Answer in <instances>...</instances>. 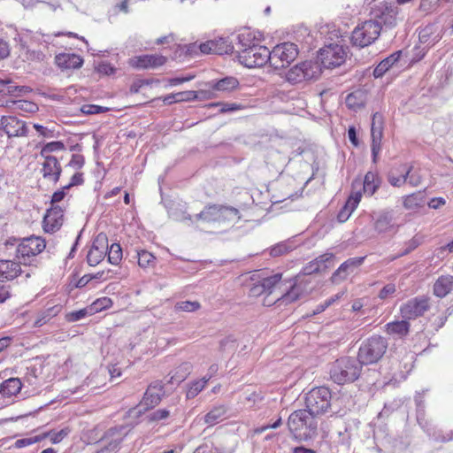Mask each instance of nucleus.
<instances>
[{
	"mask_svg": "<svg viewBox=\"0 0 453 453\" xmlns=\"http://www.w3.org/2000/svg\"><path fill=\"white\" fill-rule=\"evenodd\" d=\"M0 127L8 137L26 136L27 134L26 123L13 116H3L0 119Z\"/></svg>",
	"mask_w": 453,
	"mask_h": 453,
	"instance_id": "nucleus-17",
	"label": "nucleus"
},
{
	"mask_svg": "<svg viewBox=\"0 0 453 453\" xmlns=\"http://www.w3.org/2000/svg\"><path fill=\"white\" fill-rule=\"evenodd\" d=\"M194 453H219L212 444L204 443L197 447Z\"/></svg>",
	"mask_w": 453,
	"mask_h": 453,
	"instance_id": "nucleus-60",
	"label": "nucleus"
},
{
	"mask_svg": "<svg viewBox=\"0 0 453 453\" xmlns=\"http://www.w3.org/2000/svg\"><path fill=\"white\" fill-rule=\"evenodd\" d=\"M420 244V241L416 236L411 238L409 242L405 243L404 250L399 254L398 257L405 256L414 250Z\"/></svg>",
	"mask_w": 453,
	"mask_h": 453,
	"instance_id": "nucleus-52",
	"label": "nucleus"
},
{
	"mask_svg": "<svg viewBox=\"0 0 453 453\" xmlns=\"http://www.w3.org/2000/svg\"><path fill=\"white\" fill-rule=\"evenodd\" d=\"M387 349L388 341L385 338L372 335L361 343L357 359L362 366L376 364L382 358Z\"/></svg>",
	"mask_w": 453,
	"mask_h": 453,
	"instance_id": "nucleus-4",
	"label": "nucleus"
},
{
	"mask_svg": "<svg viewBox=\"0 0 453 453\" xmlns=\"http://www.w3.org/2000/svg\"><path fill=\"white\" fill-rule=\"evenodd\" d=\"M165 394L164 385L160 380L151 382L146 392L144 393L142 403L146 406L147 409H150L157 405Z\"/></svg>",
	"mask_w": 453,
	"mask_h": 453,
	"instance_id": "nucleus-21",
	"label": "nucleus"
},
{
	"mask_svg": "<svg viewBox=\"0 0 453 453\" xmlns=\"http://www.w3.org/2000/svg\"><path fill=\"white\" fill-rule=\"evenodd\" d=\"M362 368V365L357 358L342 357L331 364L330 378L339 385L352 383L360 377Z\"/></svg>",
	"mask_w": 453,
	"mask_h": 453,
	"instance_id": "nucleus-2",
	"label": "nucleus"
},
{
	"mask_svg": "<svg viewBox=\"0 0 453 453\" xmlns=\"http://www.w3.org/2000/svg\"><path fill=\"white\" fill-rule=\"evenodd\" d=\"M109 248L108 237L104 233H99L93 241L87 255V262L90 266L97 265L104 260Z\"/></svg>",
	"mask_w": 453,
	"mask_h": 453,
	"instance_id": "nucleus-13",
	"label": "nucleus"
},
{
	"mask_svg": "<svg viewBox=\"0 0 453 453\" xmlns=\"http://www.w3.org/2000/svg\"><path fill=\"white\" fill-rule=\"evenodd\" d=\"M408 319L403 320H396L393 322H389L386 325V332L394 336H397L399 338H403L406 336L410 332V323L407 321Z\"/></svg>",
	"mask_w": 453,
	"mask_h": 453,
	"instance_id": "nucleus-34",
	"label": "nucleus"
},
{
	"mask_svg": "<svg viewBox=\"0 0 453 453\" xmlns=\"http://www.w3.org/2000/svg\"><path fill=\"white\" fill-rule=\"evenodd\" d=\"M347 58V50L343 45L337 42H328L324 44L317 52L316 64L319 67V73L322 69H334L341 66L345 63ZM318 75L313 71V80H316Z\"/></svg>",
	"mask_w": 453,
	"mask_h": 453,
	"instance_id": "nucleus-3",
	"label": "nucleus"
},
{
	"mask_svg": "<svg viewBox=\"0 0 453 453\" xmlns=\"http://www.w3.org/2000/svg\"><path fill=\"white\" fill-rule=\"evenodd\" d=\"M55 63L61 69H78L82 66L83 59L74 53H60L55 57Z\"/></svg>",
	"mask_w": 453,
	"mask_h": 453,
	"instance_id": "nucleus-26",
	"label": "nucleus"
},
{
	"mask_svg": "<svg viewBox=\"0 0 453 453\" xmlns=\"http://www.w3.org/2000/svg\"><path fill=\"white\" fill-rule=\"evenodd\" d=\"M42 440L41 435L30 437V438H23L19 439L15 441V447L18 449L31 445L33 443L38 442Z\"/></svg>",
	"mask_w": 453,
	"mask_h": 453,
	"instance_id": "nucleus-54",
	"label": "nucleus"
},
{
	"mask_svg": "<svg viewBox=\"0 0 453 453\" xmlns=\"http://www.w3.org/2000/svg\"><path fill=\"white\" fill-rule=\"evenodd\" d=\"M335 257L333 253H325L313 260V273H325L334 265Z\"/></svg>",
	"mask_w": 453,
	"mask_h": 453,
	"instance_id": "nucleus-33",
	"label": "nucleus"
},
{
	"mask_svg": "<svg viewBox=\"0 0 453 453\" xmlns=\"http://www.w3.org/2000/svg\"><path fill=\"white\" fill-rule=\"evenodd\" d=\"M366 102V92L363 89H357L349 93L345 99L349 109L357 111L363 108Z\"/></svg>",
	"mask_w": 453,
	"mask_h": 453,
	"instance_id": "nucleus-32",
	"label": "nucleus"
},
{
	"mask_svg": "<svg viewBox=\"0 0 453 453\" xmlns=\"http://www.w3.org/2000/svg\"><path fill=\"white\" fill-rule=\"evenodd\" d=\"M281 424H282L281 418H280L273 424L266 425V426H262L254 428L253 429V434H260L265 432L268 429L278 428L279 426H281Z\"/></svg>",
	"mask_w": 453,
	"mask_h": 453,
	"instance_id": "nucleus-58",
	"label": "nucleus"
},
{
	"mask_svg": "<svg viewBox=\"0 0 453 453\" xmlns=\"http://www.w3.org/2000/svg\"><path fill=\"white\" fill-rule=\"evenodd\" d=\"M166 58L162 55H142L129 59V65L138 69L156 68L163 65Z\"/></svg>",
	"mask_w": 453,
	"mask_h": 453,
	"instance_id": "nucleus-20",
	"label": "nucleus"
},
{
	"mask_svg": "<svg viewBox=\"0 0 453 453\" xmlns=\"http://www.w3.org/2000/svg\"><path fill=\"white\" fill-rule=\"evenodd\" d=\"M297 55L298 50L295 43L278 44L270 51V65L276 70L285 68L296 58Z\"/></svg>",
	"mask_w": 453,
	"mask_h": 453,
	"instance_id": "nucleus-9",
	"label": "nucleus"
},
{
	"mask_svg": "<svg viewBox=\"0 0 453 453\" xmlns=\"http://www.w3.org/2000/svg\"><path fill=\"white\" fill-rule=\"evenodd\" d=\"M175 101L177 103L179 102H188L192 101L197 97L196 91H183V92H178L175 93Z\"/></svg>",
	"mask_w": 453,
	"mask_h": 453,
	"instance_id": "nucleus-51",
	"label": "nucleus"
},
{
	"mask_svg": "<svg viewBox=\"0 0 453 453\" xmlns=\"http://www.w3.org/2000/svg\"><path fill=\"white\" fill-rule=\"evenodd\" d=\"M138 265L141 267L152 266L155 264L156 257L149 251L141 250L137 252Z\"/></svg>",
	"mask_w": 453,
	"mask_h": 453,
	"instance_id": "nucleus-43",
	"label": "nucleus"
},
{
	"mask_svg": "<svg viewBox=\"0 0 453 453\" xmlns=\"http://www.w3.org/2000/svg\"><path fill=\"white\" fill-rule=\"evenodd\" d=\"M371 15V20L378 23L381 29L392 28L397 24L398 7L394 4L382 2L372 8Z\"/></svg>",
	"mask_w": 453,
	"mask_h": 453,
	"instance_id": "nucleus-11",
	"label": "nucleus"
},
{
	"mask_svg": "<svg viewBox=\"0 0 453 453\" xmlns=\"http://www.w3.org/2000/svg\"><path fill=\"white\" fill-rule=\"evenodd\" d=\"M401 54V50L395 51L388 58L381 60L374 68L373 76L375 78L382 77L386 72L399 60Z\"/></svg>",
	"mask_w": 453,
	"mask_h": 453,
	"instance_id": "nucleus-36",
	"label": "nucleus"
},
{
	"mask_svg": "<svg viewBox=\"0 0 453 453\" xmlns=\"http://www.w3.org/2000/svg\"><path fill=\"white\" fill-rule=\"evenodd\" d=\"M288 426L296 439H309L311 432V411L304 409L294 411L288 418Z\"/></svg>",
	"mask_w": 453,
	"mask_h": 453,
	"instance_id": "nucleus-7",
	"label": "nucleus"
},
{
	"mask_svg": "<svg viewBox=\"0 0 453 453\" xmlns=\"http://www.w3.org/2000/svg\"><path fill=\"white\" fill-rule=\"evenodd\" d=\"M115 68L108 63H102L98 66V72L106 75H111L115 73Z\"/></svg>",
	"mask_w": 453,
	"mask_h": 453,
	"instance_id": "nucleus-64",
	"label": "nucleus"
},
{
	"mask_svg": "<svg viewBox=\"0 0 453 453\" xmlns=\"http://www.w3.org/2000/svg\"><path fill=\"white\" fill-rule=\"evenodd\" d=\"M240 82L234 76H226L218 81H211L209 87L211 92L231 93L239 88Z\"/></svg>",
	"mask_w": 453,
	"mask_h": 453,
	"instance_id": "nucleus-25",
	"label": "nucleus"
},
{
	"mask_svg": "<svg viewBox=\"0 0 453 453\" xmlns=\"http://www.w3.org/2000/svg\"><path fill=\"white\" fill-rule=\"evenodd\" d=\"M127 434V431L125 426L110 428L101 439L102 449L96 453H111L119 448Z\"/></svg>",
	"mask_w": 453,
	"mask_h": 453,
	"instance_id": "nucleus-14",
	"label": "nucleus"
},
{
	"mask_svg": "<svg viewBox=\"0 0 453 453\" xmlns=\"http://www.w3.org/2000/svg\"><path fill=\"white\" fill-rule=\"evenodd\" d=\"M430 308L429 297L418 296L411 298L400 307V312L405 319H415L424 315Z\"/></svg>",
	"mask_w": 453,
	"mask_h": 453,
	"instance_id": "nucleus-12",
	"label": "nucleus"
},
{
	"mask_svg": "<svg viewBox=\"0 0 453 453\" xmlns=\"http://www.w3.org/2000/svg\"><path fill=\"white\" fill-rule=\"evenodd\" d=\"M441 29L437 24H428L418 34L419 42L428 48L434 46L441 39Z\"/></svg>",
	"mask_w": 453,
	"mask_h": 453,
	"instance_id": "nucleus-24",
	"label": "nucleus"
},
{
	"mask_svg": "<svg viewBox=\"0 0 453 453\" xmlns=\"http://www.w3.org/2000/svg\"><path fill=\"white\" fill-rule=\"evenodd\" d=\"M319 33L320 35H329L330 40H333L334 37L338 38V36H339V31H337L336 29L331 30V27H329V25L321 27Z\"/></svg>",
	"mask_w": 453,
	"mask_h": 453,
	"instance_id": "nucleus-62",
	"label": "nucleus"
},
{
	"mask_svg": "<svg viewBox=\"0 0 453 453\" xmlns=\"http://www.w3.org/2000/svg\"><path fill=\"white\" fill-rule=\"evenodd\" d=\"M244 107L240 104H236V103H231V104H221V108L219 110V111L221 113H225V112H231V111H238V110H242L243 109Z\"/></svg>",
	"mask_w": 453,
	"mask_h": 453,
	"instance_id": "nucleus-59",
	"label": "nucleus"
},
{
	"mask_svg": "<svg viewBox=\"0 0 453 453\" xmlns=\"http://www.w3.org/2000/svg\"><path fill=\"white\" fill-rule=\"evenodd\" d=\"M361 197L362 195L360 191L354 192L349 196L345 204L337 214V219L339 222L344 223L349 219L352 212L357 207Z\"/></svg>",
	"mask_w": 453,
	"mask_h": 453,
	"instance_id": "nucleus-27",
	"label": "nucleus"
},
{
	"mask_svg": "<svg viewBox=\"0 0 453 453\" xmlns=\"http://www.w3.org/2000/svg\"><path fill=\"white\" fill-rule=\"evenodd\" d=\"M112 302L109 297H102L98 298L92 303V310L95 311H100L104 309H106L111 306Z\"/></svg>",
	"mask_w": 453,
	"mask_h": 453,
	"instance_id": "nucleus-48",
	"label": "nucleus"
},
{
	"mask_svg": "<svg viewBox=\"0 0 453 453\" xmlns=\"http://www.w3.org/2000/svg\"><path fill=\"white\" fill-rule=\"evenodd\" d=\"M393 219L392 211H382L378 212L374 219V229L380 234L390 231L394 226Z\"/></svg>",
	"mask_w": 453,
	"mask_h": 453,
	"instance_id": "nucleus-30",
	"label": "nucleus"
},
{
	"mask_svg": "<svg viewBox=\"0 0 453 453\" xmlns=\"http://www.w3.org/2000/svg\"><path fill=\"white\" fill-rule=\"evenodd\" d=\"M70 166L80 169L84 165V157L82 155L80 154H74L72 156V158L68 164Z\"/></svg>",
	"mask_w": 453,
	"mask_h": 453,
	"instance_id": "nucleus-61",
	"label": "nucleus"
},
{
	"mask_svg": "<svg viewBox=\"0 0 453 453\" xmlns=\"http://www.w3.org/2000/svg\"><path fill=\"white\" fill-rule=\"evenodd\" d=\"M228 45L226 44V42L223 39H220V42L216 41H208L199 45V49L203 54H219L222 55L224 53H227Z\"/></svg>",
	"mask_w": 453,
	"mask_h": 453,
	"instance_id": "nucleus-37",
	"label": "nucleus"
},
{
	"mask_svg": "<svg viewBox=\"0 0 453 453\" xmlns=\"http://www.w3.org/2000/svg\"><path fill=\"white\" fill-rule=\"evenodd\" d=\"M170 416V411L166 409H158L155 411L151 412L149 415V419L150 421H161L168 418Z\"/></svg>",
	"mask_w": 453,
	"mask_h": 453,
	"instance_id": "nucleus-49",
	"label": "nucleus"
},
{
	"mask_svg": "<svg viewBox=\"0 0 453 453\" xmlns=\"http://www.w3.org/2000/svg\"><path fill=\"white\" fill-rule=\"evenodd\" d=\"M365 257H350L343 262L338 269L332 274L331 280L334 284H338L344 280L349 274L352 273L364 262Z\"/></svg>",
	"mask_w": 453,
	"mask_h": 453,
	"instance_id": "nucleus-19",
	"label": "nucleus"
},
{
	"mask_svg": "<svg viewBox=\"0 0 453 453\" xmlns=\"http://www.w3.org/2000/svg\"><path fill=\"white\" fill-rule=\"evenodd\" d=\"M381 32L378 23L371 19L358 24L352 31L350 41L353 46L365 48L373 43Z\"/></svg>",
	"mask_w": 453,
	"mask_h": 453,
	"instance_id": "nucleus-6",
	"label": "nucleus"
},
{
	"mask_svg": "<svg viewBox=\"0 0 453 453\" xmlns=\"http://www.w3.org/2000/svg\"><path fill=\"white\" fill-rule=\"evenodd\" d=\"M292 250H293V246L291 245L290 242H282L277 243L276 245H274L273 247L271 248L270 255L272 257H280V256H282V255L289 252Z\"/></svg>",
	"mask_w": 453,
	"mask_h": 453,
	"instance_id": "nucleus-44",
	"label": "nucleus"
},
{
	"mask_svg": "<svg viewBox=\"0 0 453 453\" xmlns=\"http://www.w3.org/2000/svg\"><path fill=\"white\" fill-rule=\"evenodd\" d=\"M12 104L15 105L16 109L27 112H35L38 110V106L35 104L27 100L13 101Z\"/></svg>",
	"mask_w": 453,
	"mask_h": 453,
	"instance_id": "nucleus-47",
	"label": "nucleus"
},
{
	"mask_svg": "<svg viewBox=\"0 0 453 453\" xmlns=\"http://www.w3.org/2000/svg\"><path fill=\"white\" fill-rule=\"evenodd\" d=\"M453 290V276L441 275L434 284V295L437 297L443 298Z\"/></svg>",
	"mask_w": 453,
	"mask_h": 453,
	"instance_id": "nucleus-29",
	"label": "nucleus"
},
{
	"mask_svg": "<svg viewBox=\"0 0 453 453\" xmlns=\"http://www.w3.org/2000/svg\"><path fill=\"white\" fill-rule=\"evenodd\" d=\"M46 247L44 239L37 236L24 238L18 245L16 257L19 263L31 265V257L40 254Z\"/></svg>",
	"mask_w": 453,
	"mask_h": 453,
	"instance_id": "nucleus-10",
	"label": "nucleus"
},
{
	"mask_svg": "<svg viewBox=\"0 0 453 453\" xmlns=\"http://www.w3.org/2000/svg\"><path fill=\"white\" fill-rule=\"evenodd\" d=\"M226 414L224 405L214 406L203 418L204 423L211 426L222 421Z\"/></svg>",
	"mask_w": 453,
	"mask_h": 453,
	"instance_id": "nucleus-39",
	"label": "nucleus"
},
{
	"mask_svg": "<svg viewBox=\"0 0 453 453\" xmlns=\"http://www.w3.org/2000/svg\"><path fill=\"white\" fill-rule=\"evenodd\" d=\"M196 219L208 223L233 224L241 219V215L239 210L232 206L208 204L196 215Z\"/></svg>",
	"mask_w": 453,
	"mask_h": 453,
	"instance_id": "nucleus-5",
	"label": "nucleus"
},
{
	"mask_svg": "<svg viewBox=\"0 0 453 453\" xmlns=\"http://www.w3.org/2000/svg\"><path fill=\"white\" fill-rule=\"evenodd\" d=\"M331 392L327 388H313V417L326 413L330 407Z\"/></svg>",
	"mask_w": 453,
	"mask_h": 453,
	"instance_id": "nucleus-18",
	"label": "nucleus"
},
{
	"mask_svg": "<svg viewBox=\"0 0 453 453\" xmlns=\"http://www.w3.org/2000/svg\"><path fill=\"white\" fill-rule=\"evenodd\" d=\"M383 134V117L380 113L375 112L372 115L371 136H372V161H377L378 154L381 150V140Z\"/></svg>",
	"mask_w": 453,
	"mask_h": 453,
	"instance_id": "nucleus-15",
	"label": "nucleus"
},
{
	"mask_svg": "<svg viewBox=\"0 0 453 453\" xmlns=\"http://www.w3.org/2000/svg\"><path fill=\"white\" fill-rule=\"evenodd\" d=\"M236 347L237 346L235 344V341L232 337H226V338L223 339L220 342V345H219L221 351L228 350L230 352H234L236 349Z\"/></svg>",
	"mask_w": 453,
	"mask_h": 453,
	"instance_id": "nucleus-53",
	"label": "nucleus"
},
{
	"mask_svg": "<svg viewBox=\"0 0 453 453\" xmlns=\"http://www.w3.org/2000/svg\"><path fill=\"white\" fill-rule=\"evenodd\" d=\"M200 307H201V305H200L199 302L182 301V302H178L175 304L174 309H175V311L192 312V311H197L198 309H200Z\"/></svg>",
	"mask_w": 453,
	"mask_h": 453,
	"instance_id": "nucleus-45",
	"label": "nucleus"
},
{
	"mask_svg": "<svg viewBox=\"0 0 453 453\" xmlns=\"http://www.w3.org/2000/svg\"><path fill=\"white\" fill-rule=\"evenodd\" d=\"M239 61L248 68H256L270 63V50L261 45L253 44L239 52Z\"/></svg>",
	"mask_w": 453,
	"mask_h": 453,
	"instance_id": "nucleus-8",
	"label": "nucleus"
},
{
	"mask_svg": "<svg viewBox=\"0 0 453 453\" xmlns=\"http://www.w3.org/2000/svg\"><path fill=\"white\" fill-rule=\"evenodd\" d=\"M107 256L109 263L118 265L122 259V249L119 243H112L108 248Z\"/></svg>",
	"mask_w": 453,
	"mask_h": 453,
	"instance_id": "nucleus-40",
	"label": "nucleus"
},
{
	"mask_svg": "<svg viewBox=\"0 0 453 453\" xmlns=\"http://www.w3.org/2000/svg\"><path fill=\"white\" fill-rule=\"evenodd\" d=\"M425 191H417L412 194L403 196V205L408 211H415L425 204Z\"/></svg>",
	"mask_w": 453,
	"mask_h": 453,
	"instance_id": "nucleus-31",
	"label": "nucleus"
},
{
	"mask_svg": "<svg viewBox=\"0 0 453 453\" xmlns=\"http://www.w3.org/2000/svg\"><path fill=\"white\" fill-rule=\"evenodd\" d=\"M22 383L19 378H10L0 385V394L3 397L16 395L21 390Z\"/></svg>",
	"mask_w": 453,
	"mask_h": 453,
	"instance_id": "nucleus-35",
	"label": "nucleus"
},
{
	"mask_svg": "<svg viewBox=\"0 0 453 453\" xmlns=\"http://www.w3.org/2000/svg\"><path fill=\"white\" fill-rule=\"evenodd\" d=\"M395 292V286L393 283H388L385 285L380 291L378 296L380 299H386L389 296L393 295Z\"/></svg>",
	"mask_w": 453,
	"mask_h": 453,
	"instance_id": "nucleus-57",
	"label": "nucleus"
},
{
	"mask_svg": "<svg viewBox=\"0 0 453 453\" xmlns=\"http://www.w3.org/2000/svg\"><path fill=\"white\" fill-rule=\"evenodd\" d=\"M106 110H107L106 108L104 109L102 106L94 105V104L83 105L81 108V111L88 115L104 112V111H106Z\"/></svg>",
	"mask_w": 453,
	"mask_h": 453,
	"instance_id": "nucleus-56",
	"label": "nucleus"
},
{
	"mask_svg": "<svg viewBox=\"0 0 453 453\" xmlns=\"http://www.w3.org/2000/svg\"><path fill=\"white\" fill-rule=\"evenodd\" d=\"M310 273L298 275L289 288L281 282V274L275 273L269 277L263 278L250 288L249 295L257 297L267 294L264 300L265 305H272L279 303V305L288 304L299 299L306 291L310 280L306 277Z\"/></svg>",
	"mask_w": 453,
	"mask_h": 453,
	"instance_id": "nucleus-1",
	"label": "nucleus"
},
{
	"mask_svg": "<svg viewBox=\"0 0 453 453\" xmlns=\"http://www.w3.org/2000/svg\"><path fill=\"white\" fill-rule=\"evenodd\" d=\"M65 149V145L62 142L56 141L46 143L40 151L42 157H52L51 153L54 151L62 150Z\"/></svg>",
	"mask_w": 453,
	"mask_h": 453,
	"instance_id": "nucleus-42",
	"label": "nucleus"
},
{
	"mask_svg": "<svg viewBox=\"0 0 453 453\" xmlns=\"http://www.w3.org/2000/svg\"><path fill=\"white\" fill-rule=\"evenodd\" d=\"M19 261L0 260V281L12 280L21 273Z\"/></svg>",
	"mask_w": 453,
	"mask_h": 453,
	"instance_id": "nucleus-28",
	"label": "nucleus"
},
{
	"mask_svg": "<svg viewBox=\"0 0 453 453\" xmlns=\"http://www.w3.org/2000/svg\"><path fill=\"white\" fill-rule=\"evenodd\" d=\"M348 137H349V142L355 147L358 146L359 142H358L357 135V130H356V127L354 126L349 127V128H348Z\"/></svg>",
	"mask_w": 453,
	"mask_h": 453,
	"instance_id": "nucleus-63",
	"label": "nucleus"
},
{
	"mask_svg": "<svg viewBox=\"0 0 453 453\" xmlns=\"http://www.w3.org/2000/svg\"><path fill=\"white\" fill-rule=\"evenodd\" d=\"M42 173L44 179L57 183L60 178L62 168L56 157H43Z\"/></svg>",
	"mask_w": 453,
	"mask_h": 453,
	"instance_id": "nucleus-23",
	"label": "nucleus"
},
{
	"mask_svg": "<svg viewBox=\"0 0 453 453\" xmlns=\"http://www.w3.org/2000/svg\"><path fill=\"white\" fill-rule=\"evenodd\" d=\"M209 380V379H205L203 378L202 380H199V381H196L195 383L192 384V386L190 387L189 390L188 391V396H195L199 392H201L207 381Z\"/></svg>",
	"mask_w": 453,
	"mask_h": 453,
	"instance_id": "nucleus-50",
	"label": "nucleus"
},
{
	"mask_svg": "<svg viewBox=\"0 0 453 453\" xmlns=\"http://www.w3.org/2000/svg\"><path fill=\"white\" fill-rule=\"evenodd\" d=\"M415 403H416V411H417V420L418 423L423 426V422H426L425 420V401L423 397V394L417 393L414 398Z\"/></svg>",
	"mask_w": 453,
	"mask_h": 453,
	"instance_id": "nucleus-41",
	"label": "nucleus"
},
{
	"mask_svg": "<svg viewBox=\"0 0 453 453\" xmlns=\"http://www.w3.org/2000/svg\"><path fill=\"white\" fill-rule=\"evenodd\" d=\"M88 314L87 309H81L80 311H72L66 315V319L69 322H75L86 317Z\"/></svg>",
	"mask_w": 453,
	"mask_h": 453,
	"instance_id": "nucleus-55",
	"label": "nucleus"
},
{
	"mask_svg": "<svg viewBox=\"0 0 453 453\" xmlns=\"http://www.w3.org/2000/svg\"><path fill=\"white\" fill-rule=\"evenodd\" d=\"M381 182L380 178L372 172H368L365 175L363 189L365 195L372 196L378 188L380 187Z\"/></svg>",
	"mask_w": 453,
	"mask_h": 453,
	"instance_id": "nucleus-38",
	"label": "nucleus"
},
{
	"mask_svg": "<svg viewBox=\"0 0 453 453\" xmlns=\"http://www.w3.org/2000/svg\"><path fill=\"white\" fill-rule=\"evenodd\" d=\"M311 71V61L301 62L288 71L286 80L292 84L302 82L303 81L310 79Z\"/></svg>",
	"mask_w": 453,
	"mask_h": 453,
	"instance_id": "nucleus-22",
	"label": "nucleus"
},
{
	"mask_svg": "<svg viewBox=\"0 0 453 453\" xmlns=\"http://www.w3.org/2000/svg\"><path fill=\"white\" fill-rule=\"evenodd\" d=\"M64 222V211L58 205H51L42 220V226L45 232L54 233L58 231Z\"/></svg>",
	"mask_w": 453,
	"mask_h": 453,
	"instance_id": "nucleus-16",
	"label": "nucleus"
},
{
	"mask_svg": "<svg viewBox=\"0 0 453 453\" xmlns=\"http://www.w3.org/2000/svg\"><path fill=\"white\" fill-rule=\"evenodd\" d=\"M70 433V429L68 427H65L58 432L50 431L49 433L44 434L42 435V439L46 438L47 436L50 437V441L52 443L56 444L60 442L65 437H66Z\"/></svg>",
	"mask_w": 453,
	"mask_h": 453,
	"instance_id": "nucleus-46",
	"label": "nucleus"
}]
</instances>
